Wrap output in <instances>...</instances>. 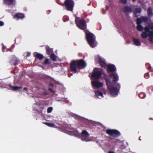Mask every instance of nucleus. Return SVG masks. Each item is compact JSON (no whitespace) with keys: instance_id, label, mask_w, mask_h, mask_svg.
I'll list each match as a JSON object with an SVG mask.
<instances>
[{"instance_id":"obj_1","label":"nucleus","mask_w":153,"mask_h":153,"mask_svg":"<svg viewBox=\"0 0 153 153\" xmlns=\"http://www.w3.org/2000/svg\"><path fill=\"white\" fill-rule=\"evenodd\" d=\"M118 79V76L115 73H112L108 78L105 79L108 88L111 95L113 97L117 95L120 88V84L116 82Z\"/></svg>"},{"instance_id":"obj_2","label":"nucleus","mask_w":153,"mask_h":153,"mask_svg":"<svg viewBox=\"0 0 153 153\" xmlns=\"http://www.w3.org/2000/svg\"><path fill=\"white\" fill-rule=\"evenodd\" d=\"M102 71L100 69L95 68L93 71L91 78L92 86L94 88H97L101 87L103 83L98 80L101 75Z\"/></svg>"},{"instance_id":"obj_3","label":"nucleus","mask_w":153,"mask_h":153,"mask_svg":"<svg viewBox=\"0 0 153 153\" xmlns=\"http://www.w3.org/2000/svg\"><path fill=\"white\" fill-rule=\"evenodd\" d=\"M68 134L74 135L77 137H80L82 140L85 141H89L92 140L89 137V134L85 131H82L81 135L80 136V134L78 131L74 129H70L67 132Z\"/></svg>"},{"instance_id":"obj_4","label":"nucleus","mask_w":153,"mask_h":153,"mask_svg":"<svg viewBox=\"0 0 153 153\" xmlns=\"http://www.w3.org/2000/svg\"><path fill=\"white\" fill-rule=\"evenodd\" d=\"M145 31L142 32L141 34V37L143 39H146L149 37V40L153 43V23H151L148 26H146L144 28Z\"/></svg>"},{"instance_id":"obj_5","label":"nucleus","mask_w":153,"mask_h":153,"mask_svg":"<svg viewBox=\"0 0 153 153\" xmlns=\"http://www.w3.org/2000/svg\"><path fill=\"white\" fill-rule=\"evenodd\" d=\"M86 66L85 62L82 60L73 61L70 63V69L73 73H75L78 69L84 68Z\"/></svg>"},{"instance_id":"obj_6","label":"nucleus","mask_w":153,"mask_h":153,"mask_svg":"<svg viewBox=\"0 0 153 153\" xmlns=\"http://www.w3.org/2000/svg\"><path fill=\"white\" fill-rule=\"evenodd\" d=\"M85 33L87 41L90 46L92 48L96 47L97 44L95 40V38L94 35L88 31H86Z\"/></svg>"},{"instance_id":"obj_7","label":"nucleus","mask_w":153,"mask_h":153,"mask_svg":"<svg viewBox=\"0 0 153 153\" xmlns=\"http://www.w3.org/2000/svg\"><path fill=\"white\" fill-rule=\"evenodd\" d=\"M75 22L77 27L80 29L84 30L86 28V22L84 19L76 17Z\"/></svg>"},{"instance_id":"obj_8","label":"nucleus","mask_w":153,"mask_h":153,"mask_svg":"<svg viewBox=\"0 0 153 153\" xmlns=\"http://www.w3.org/2000/svg\"><path fill=\"white\" fill-rule=\"evenodd\" d=\"M65 4L67 10L71 11H72L74 4L72 0H66Z\"/></svg>"},{"instance_id":"obj_9","label":"nucleus","mask_w":153,"mask_h":153,"mask_svg":"<svg viewBox=\"0 0 153 153\" xmlns=\"http://www.w3.org/2000/svg\"><path fill=\"white\" fill-rule=\"evenodd\" d=\"M134 8L133 10L134 13L133 16L134 17H137L140 14L141 12V9L140 7L135 5Z\"/></svg>"},{"instance_id":"obj_10","label":"nucleus","mask_w":153,"mask_h":153,"mask_svg":"<svg viewBox=\"0 0 153 153\" xmlns=\"http://www.w3.org/2000/svg\"><path fill=\"white\" fill-rule=\"evenodd\" d=\"M106 133L108 134L113 136H118L120 134L118 131L115 130L108 129L106 131Z\"/></svg>"},{"instance_id":"obj_11","label":"nucleus","mask_w":153,"mask_h":153,"mask_svg":"<svg viewBox=\"0 0 153 153\" xmlns=\"http://www.w3.org/2000/svg\"><path fill=\"white\" fill-rule=\"evenodd\" d=\"M134 7V5L126 6L124 7L123 10L125 13H131L133 11Z\"/></svg>"},{"instance_id":"obj_12","label":"nucleus","mask_w":153,"mask_h":153,"mask_svg":"<svg viewBox=\"0 0 153 153\" xmlns=\"http://www.w3.org/2000/svg\"><path fill=\"white\" fill-rule=\"evenodd\" d=\"M96 59L99 61L100 64L102 67H105L106 66V64L105 61L102 59L99 56H97L96 57Z\"/></svg>"},{"instance_id":"obj_13","label":"nucleus","mask_w":153,"mask_h":153,"mask_svg":"<svg viewBox=\"0 0 153 153\" xmlns=\"http://www.w3.org/2000/svg\"><path fill=\"white\" fill-rule=\"evenodd\" d=\"M95 94V97L101 98L103 97V94L102 92L98 90H96L94 91Z\"/></svg>"},{"instance_id":"obj_14","label":"nucleus","mask_w":153,"mask_h":153,"mask_svg":"<svg viewBox=\"0 0 153 153\" xmlns=\"http://www.w3.org/2000/svg\"><path fill=\"white\" fill-rule=\"evenodd\" d=\"M148 20V18L146 16H142L140 18H138L137 19V24H140L142 22H146Z\"/></svg>"},{"instance_id":"obj_15","label":"nucleus","mask_w":153,"mask_h":153,"mask_svg":"<svg viewBox=\"0 0 153 153\" xmlns=\"http://www.w3.org/2000/svg\"><path fill=\"white\" fill-rule=\"evenodd\" d=\"M34 56L36 58V59H38L39 60H41L43 58L42 55L37 52H35L34 53ZM36 59L35 62H36Z\"/></svg>"},{"instance_id":"obj_16","label":"nucleus","mask_w":153,"mask_h":153,"mask_svg":"<svg viewBox=\"0 0 153 153\" xmlns=\"http://www.w3.org/2000/svg\"><path fill=\"white\" fill-rule=\"evenodd\" d=\"M108 71L112 72L115 71L116 68L115 66L113 65H108Z\"/></svg>"},{"instance_id":"obj_17","label":"nucleus","mask_w":153,"mask_h":153,"mask_svg":"<svg viewBox=\"0 0 153 153\" xmlns=\"http://www.w3.org/2000/svg\"><path fill=\"white\" fill-rule=\"evenodd\" d=\"M25 17L24 15L22 13H18L13 17V18L18 20L19 19H22Z\"/></svg>"},{"instance_id":"obj_18","label":"nucleus","mask_w":153,"mask_h":153,"mask_svg":"<svg viewBox=\"0 0 153 153\" xmlns=\"http://www.w3.org/2000/svg\"><path fill=\"white\" fill-rule=\"evenodd\" d=\"M46 52L49 55H51L53 54V50L52 49H50L48 46L46 47Z\"/></svg>"},{"instance_id":"obj_19","label":"nucleus","mask_w":153,"mask_h":153,"mask_svg":"<svg viewBox=\"0 0 153 153\" xmlns=\"http://www.w3.org/2000/svg\"><path fill=\"white\" fill-rule=\"evenodd\" d=\"M147 13L149 17H151L153 16V13L152 12V10L150 7L148 8Z\"/></svg>"},{"instance_id":"obj_20","label":"nucleus","mask_w":153,"mask_h":153,"mask_svg":"<svg viewBox=\"0 0 153 153\" xmlns=\"http://www.w3.org/2000/svg\"><path fill=\"white\" fill-rule=\"evenodd\" d=\"M133 42L134 44L137 46H140L141 45V43L140 41L138 39H134Z\"/></svg>"},{"instance_id":"obj_21","label":"nucleus","mask_w":153,"mask_h":153,"mask_svg":"<svg viewBox=\"0 0 153 153\" xmlns=\"http://www.w3.org/2000/svg\"><path fill=\"white\" fill-rule=\"evenodd\" d=\"M14 0H4V3L5 4L10 5L12 4Z\"/></svg>"},{"instance_id":"obj_22","label":"nucleus","mask_w":153,"mask_h":153,"mask_svg":"<svg viewBox=\"0 0 153 153\" xmlns=\"http://www.w3.org/2000/svg\"><path fill=\"white\" fill-rule=\"evenodd\" d=\"M50 57L52 60L54 61L56 60V56L53 53L51 55Z\"/></svg>"},{"instance_id":"obj_23","label":"nucleus","mask_w":153,"mask_h":153,"mask_svg":"<svg viewBox=\"0 0 153 153\" xmlns=\"http://www.w3.org/2000/svg\"><path fill=\"white\" fill-rule=\"evenodd\" d=\"M43 123L49 127H55V125L53 123Z\"/></svg>"},{"instance_id":"obj_24","label":"nucleus","mask_w":153,"mask_h":153,"mask_svg":"<svg viewBox=\"0 0 153 153\" xmlns=\"http://www.w3.org/2000/svg\"><path fill=\"white\" fill-rule=\"evenodd\" d=\"M138 25L137 27V29L139 31H142L143 29V27L140 25V24H137Z\"/></svg>"},{"instance_id":"obj_25","label":"nucleus","mask_w":153,"mask_h":153,"mask_svg":"<svg viewBox=\"0 0 153 153\" xmlns=\"http://www.w3.org/2000/svg\"><path fill=\"white\" fill-rule=\"evenodd\" d=\"M10 87L11 88V89L13 90H14V91L16 90H17L21 88H22V87H18V86L13 87V86H10Z\"/></svg>"},{"instance_id":"obj_26","label":"nucleus","mask_w":153,"mask_h":153,"mask_svg":"<svg viewBox=\"0 0 153 153\" xmlns=\"http://www.w3.org/2000/svg\"><path fill=\"white\" fill-rule=\"evenodd\" d=\"M146 95L143 93H141L139 94V97L141 98H143L145 97Z\"/></svg>"},{"instance_id":"obj_27","label":"nucleus","mask_w":153,"mask_h":153,"mask_svg":"<svg viewBox=\"0 0 153 153\" xmlns=\"http://www.w3.org/2000/svg\"><path fill=\"white\" fill-rule=\"evenodd\" d=\"M53 110V108L51 107H50L48 108L47 109V112L48 113H51Z\"/></svg>"},{"instance_id":"obj_28","label":"nucleus","mask_w":153,"mask_h":153,"mask_svg":"<svg viewBox=\"0 0 153 153\" xmlns=\"http://www.w3.org/2000/svg\"><path fill=\"white\" fill-rule=\"evenodd\" d=\"M49 63H50V62L49 61V60L48 59H46L45 60L44 62V64L46 65V64H49Z\"/></svg>"},{"instance_id":"obj_29","label":"nucleus","mask_w":153,"mask_h":153,"mask_svg":"<svg viewBox=\"0 0 153 153\" xmlns=\"http://www.w3.org/2000/svg\"><path fill=\"white\" fill-rule=\"evenodd\" d=\"M120 2L123 4H126L127 1L126 0H120Z\"/></svg>"},{"instance_id":"obj_30","label":"nucleus","mask_w":153,"mask_h":153,"mask_svg":"<svg viewBox=\"0 0 153 153\" xmlns=\"http://www.w3.org/2000/svg\"><path fill=\"white\" fill-rule=\"evenodd\" d=\"M30 55V52H27L25 53H24V55L26 56H29Z\"/></svg>"},{"instance_id":"obj_31","label":"nucleus","mask_w":153,"mask_h":153,"mask_svg":"<svg viewBox=\"0 0 153 153\" xmlns=\"http://www.w3.org/2000/svg\"><path fill=\"white\" fill-rule=\"evenodd\" d=\"M145 77L146 78H147L149 77V74L147 73L145 74Z\"/></svg>"},{"instance_id":"obj_32","label":"nucleus","mask_w":153,"mask_h":153,"mask_svg":"<svg viewBox=\"0 0 153 153\" xmlns=\"http://www.w3.org/2000/svg\"><path fill=\"white\" fill-rule=\"evenodd\" d=\"M4 23L2 21H0V26H2L4 25Z\"/></svg>"},{"instance_id":"obj_33","label":"nucleus","mask_w":153,"mask_h":153,"mask_svg":"<svg viewBox=\"0 0 153 153\" xmlns=\"http://www.w3.org/2000/svg\"><path fill=\"white\" fill-rule=\"evenodd\" d=\"M5 49V47L3 45V47H2V50L3 52H4V50Z\"/></svg>"},{"instance_id":"obj_34","label":"nucleus","mask_w":153,"mask_h":153,"mask_svg":"<svg viewBox=\"0 0 153 153\" xmlns=\"http://www.w3.org/2000/svg\"><path fill=\"white\" fill-rule=\"evenodd\" d=\"M138 3H140L142 5V3L140 0H138Z\"/></svg>"},{"instance_id":"obj_35","label":"nucleus","mask_w":153,"mask_h":153,"mask_svg":"<svg viewBox=\"0 0 153 153\" xmlns=\"http://www.w3.org/2000/svg\"><path fill=\"white\" fill-rule=\"evenodd\" d=\"M108 153H114V152H111V151H110L108 152Z\"/></svg>"},{"instance_id":"obj_36","label":"nucleus","mask_w":153,"mask_h":153,"mask_svg":"<svg viewBox=\"0 0 153 153\" xmlns=\"http://www.w3.org/2000/svg\"><path fill=\"white\" fill-rule=\"evenodd\" d=\"M136 1V0H132V1L133 2H135Z\"/></svg>"},{"instance_id":"obj_37","label":"nucleus","mask_w":153,"mask_h":153,"mask_svg":"<svg viewBox=\"0 0 153 153\" xmlns=\"http://www.w3.org/2000/svg\"><path fill=\"white\" fill-rule=\"evenodd\" d=\"M24 89L25 90H27V88H24Z\"/></svg>"},{"instance_id":"obj_38","label":"nucleus","mask_w":153,"mask_h":153,"mask_svg":"<svg viewBox=\"0 0 153 153\" xmlns=\"http://www.w3.org/2000/svg\"><path fill=\"white\" fill-rule=\"evenodd\" d=\"M139 140H141V138H140V137H139Z\"/></svg>"},{"instance_id":"obj_39","label":"nucleus","mask_w":153,"mask_h":153,"mask_svg":"<svg viewBox=\"0 0 153 153\" xmlns=\"http://www.w3.org/2000/svg\"><path fill=\"white\" fill-rule=\"evenodd\" d=\"M18 61V60H17L16 61H15L16 62H17Z\"/></svg>"},{"instance_id":"obj_40","label":"nucleus","mask_w":153,"mask_h":153,"mask_svg":"<svg viewBox=\"0 0 153 153\" xmlns=\"http://www.w3.org/2000/svg\"><path fill=\"white\" fill-rule=\"evenodd\" d=\"M14 60H16V58H15Z\"/></svg>"}]
</instances>
